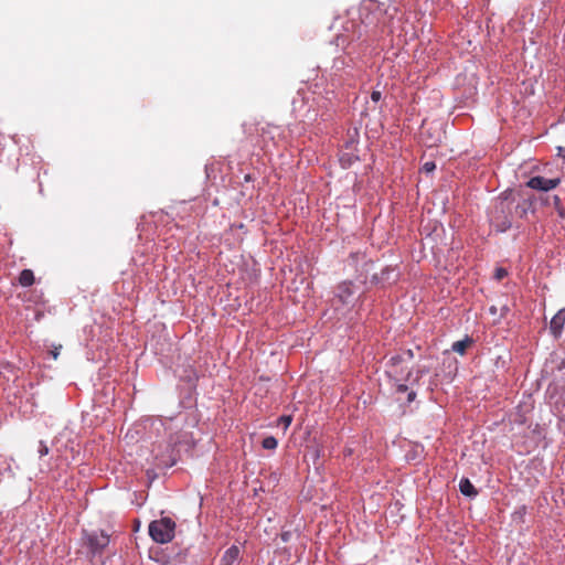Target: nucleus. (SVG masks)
I'll use <instances>...</instances> for the list:
<instances>
[{
    "mask_svg": "<svg viewBox=\"0 0 565 565\" xmlns=\"http://www.w3.org/2000/svg\"><path fill=\"white\" fill-rule=\"evenodd\" d=\"M558 156L565 159V147H558Z\"/></svg>",
    "mask_w": 565,
    "mask_h": 565,
    "instance_id": "b1692460",
    "label": "nucleus"
},
{
    "mask_svg": "<svg viewBox=\"0 0 565 565\" xmlns=\"http://www.w3.org/2000/svg\"><path fill=\"white\" fill-rule=\"evenodd\" d=\"M416 398V392L409 391L407 395V402L412 403Z\"/></svg>",
    "mask_w": 565,
    "mask_h": 565,
    "instance_id": "5701e85b",
    "label": "nucleus"
},
{
    "mask_svg": "<svg viewBox=\"0 0 565 565\" xmlns=\"http://www.w3.org/2000/svg\"><path fill=\"white\" fill-rule=\"evenodd\" d=\"M150 537L159 544H166L173 540L175 532V522L168 516L153 520L149 524Z\"/></svg>",
    "mask_w": 565,
    "mask_h": 565,
    "instance_id": "f257e3e1",
    "label": "nucleus"
},
{
    "mask_svg": "<svg viewBox=\"0 0 565 565\" xmlns=\"http://www.w3.org/2000/svg\"><path fill=\"white\" fill-rule=\"evenodd\" d=\"M507 275H508L507 269H504L502 267L497 268L495 271H494V278L497 280L503 279Z\"/></svg>",
    "mask_w": 565,
    "mask_h": 565,
    "instance_id": "2eb2a0df",
    "label": "nucleus"
},
{
    "mask_svg": "<svg viewBox=\"0 0 565 565\" xmlns=\"http://www.w3.org/2000/svg\"><path fill=\"white\" fill-rule=\"evenodd\" d=\"M553 204L559 217L565 218V209L561 203L558 195L553 196Z\"/></svg>",
    "mask_w": 565,
    "mask_h": 565,
    "instance_id": "4468645a",
    "label": "nucleus"
},
{
    "mask_svg": "<svg viewBox=\"0 0 565 565\" xmlns=\"http://www.w3.org/2000/svg\"><path fill=\"white\" fill-rule=\"evenodd\" d=\"M408 391V386L404 383H399L396 385V392L397 393H405Z\"/></svg>",
    "mask_w": 565,
    "mask_h": 565,
    "instance_id": "aec40b11",
    "label": "nucleus"
},
{
    "mask_svg": "<svg viewBox=\"0 0 565 565\" xmlns=\"http://www.w3.org/2000/svg\"><path fill=\"white\" fill-rule=\"evenodd\" d=\"M459 490L460 492L466 495V497H470V498H473L478 494V491L477 489L475 488V486L470 482L469 479L467 478H462L459 482Z\"/></svg>",
    "mask_w": 565,
    "mask_h": 565,
    "instance_id": "9d476101",
    "label": "nucleus"
},
{
    "mask_svg": "<svg viewBox=\"0 0 565 565\" xmlns=\"http://www.w3.org/2000/svg\"><path fill=\"white\" fill-rule=\"evenodd\" d=\"M472 344V339L469 338V337H466L465 339L462 340H459V341H456L452 343V351L460 354V355H463L467 351V349Z\"/></svg>",
    "mask_w": 565,
    "mask_h": 565,
    "instance_id": "9b49d317",
    "label": "nucleus"
},
{
    "mask_svg": "<svg viewBox=\"0 0 565 565\" xmlns=\"http://www.w3.org/2000/svg\"><path fill=\"white\" fill-rule=\"evenodd\" d=\"M436 169V164L433 161H428L424 163L423 170L427 173L433 172Z\"/></svg>",
    "mask_w": 565,
    "mask_h": 565,
    "instance_id": "f3484780",
    "label": "nucleus"
},
{
    "mask_svg": "<svg viewBox=\"0 0 565 565\" xmlns=\"http://www.w3.org/2000/svg\"><path fill=\"white\" fill-rule=\"evenodd\" d=\"M401 354H402V355H404L405 361H406V360L411 361V360H413V358H414V353H413V351H412L411 349L405 350V351H404L403 353H401Z\"/></svg>",
    "mask_w": 565,
    "mask_h": 565,
    "instance_id": "6ab92c4d",
    "label": "nucleus"
},
{
    "mask_svg": "<svg viewBox=\"0 0 565 565\" xmlns=\"http://www.w3.org/2000/svg\"><path fill=\"white\" fill-rule=\"evenodd\" d=\"M511 192H503L500 196V201L495 205L492 213L491 220L495 224L497 228L501 232L507 231L511 227V220L505 215L507 211H510V204L508 203Z\"/></svg>",
    "mask_w": 565,
    "mask_h": 565,
    "instance_id": "7ed1b4c3",
    "label": "nucleus"
},
{
    "mask_svg": "<svg viewBox=\"0 0 565 565\" xmlns=\"http://www.w3.org/2000/svg\"><path fill=\"white\" fill-rule=\"evenodd\" d=\"M278 441L274 436H267L263 439L262 446L264 449L274 450L277 448Z\"/></svg>",
    "mask_w": 565,
    "mask_h": 565,
    "instance_id": "ddd939ff",
    "label": "nucleus"
},
{
    "mask_svg": "<svg viewBox=\"0 0 565 565\" xmlns=\"http://www.w3.org/2000/svg\"><path fill=\"white\" fill-rule=\"evenodd\" d=\"M279 420L281 423H284L285 427H288L290 425V423H291V417L290 416H281L279 418Z\"/></svg>",
    "mask_w": 565,
    "mask_h": 565,
    "instance_id": "4be33fe9",
    "label": "nucleus"
},
{
    "mask_svg": "<svg viewBox=\"0 0 565 565\" xmlns=\"http://www.w3.org/2000/svg\"><path fill=\"white\" fill-rule=\"evenodd\" d=\"M511 194H513V193L511 192ZM511 196H512V195H510V196H509V201H508V203H509L510 205H511V202H514V199H511Z\"/></svg>",
    "mask_w": 565,
    "mask_h": 565,
    "instance_id": "393cba45",
    "label": "nucleus"
},
{
    "mask_svg": "<svg viewBox=\"0 0 565 565\" xmlns=\"http://www.w3.org/2000/svg\"><path fill=\"white\" fill-rule=\"evenodd\" d=\"M49 454V447L46 446V444L44 441H40V445H39V455L40 457H44Z\"/></svg>",
    "mask_w": 565,
    "mask_h": 565,
    "instance_id": "dca6fc26",
    "label": "nucleus"
},
{
    "mask_svg": "<svg viewBox=\"0 0 565 565\" xmlns=\"http://www.w3.org/2000/svg\"><path fill=\"white\" fill-rule=\"evenodd\" d=\"M405 361V358L404 355L402 354H395V355H392L388 360V364L390 366L392 367V373H394L396 376L399 375V379L398 380H404V381H409L411 379V375H412V372L411 371H407L406 375L405 376H402L401 372H398L397 367L401 363H403Z\"/></svg>",
    "mask_w": 565,
    "mask_h": 565,
    "instance_id": "0eeeda50",
    "label": "nucleus"
},
{
    "mask_svg": "<svg viewBox=\"0 0 565 565\" xmlns=\"http://www.w3.org/2000/svg\"><path fill=\"white\" fill-rule=\"evenodd\" d=\"M381 97H382V94H381V92H379V90H373V92L371 93V99H372L374 103H377V102L381 99Z\"/></svg>",
    "mask_w": 565,
    "mask_h": 565,
    "instance_id": "a211bd4d",
    "label": "nucleus"
},
{
    "mask_svg": "<svg viewBox=\"0 0 565 565\" xmlns=\"http://www.w3.org/2000/svg\"><path fill=\"white\" fill-rule=\"evenodd\" d=\"M62 345H58V347H55L50 353L52 355V358L54 360L57 359L58 354H60V350H61Z\"/></svg>",
    "mask_w": 565,
    "mask_h": 565,
    "instance_id": "412c9836",
    "label": "nucleus"
},
{
    "mask_svg": "<svg viewBox=\"0 0 565 565\" xmlns=\"http://www.w3.org/2000/svg\"><path fill=\"white\" fill-rule=\"evenodd\" d=\"M34 280V274L31 269H23L19 275V284L23 287L33 285Z\"/></svg>",
    "mask_w": 565,
    "mask_h": 565,
    "instance_id": "f8f14e48",
    "label": "nucleus"
},
{
    "mask_svg": "<svg viewBox=\"0 0 565 565\" xmlns=\"http://www.w3.org/2000/svg\"><path fill=\"white\" fill-rule=\"evenodd\" d=\"M83 541L92 555L102 554L109 544V535L100 531H84Z\"/></svg>",
    "mask_w": 565,
    "mask_h": 565,
    "instance_id": "f03ea898",
    "label": "nucleus"
},
{
    "mask_svg": "<svg viewBox=\"0 0 565 565\" xmlns=\"http://www.w3.org/2000/svg\"><path fill=\"white\" fill-rule=\"evenodd\" d=\"M241 551L236 545L228 547L220 559V565H239Z\"/></svg>",
    "mask_w": 565,
    "mask_h": 565,
    "instance_id": "39448f33",
    "label": "nucleus"
},
{
    "mask_svg": "<svg viewBox=\"0 0 565 565\" xmlns=\"http://www.w3.org/2000/svg\"><path fill=\"white\" fill-rule=\"evenodd\" d=\"M353 296V285L351 282H342L338 286L337 298L342 303H349Z\"/></svg>",
    "mask_w": 565,
    "mask_h": 565,
    "instance_id": "6e6552de",
    "label": "nucleus"
},
{
    "mask_svg": "<svg viewBox=\"0 0 565 565\" xmlns=\"http://www.w3.org/2000/svg\"><path fill=\"white\" fill-rule=\"evenodd\" d=\"M530 211H533V198H525L515 205V214L521 218Z\"/></svg>",
    "mask_w": 565,
    "mask_h": 565,
    "instance_id": "1a4fd4ad",
    "label": "nucleus"
},
{
    "mask_svg": "<svg viewBox=\"0 0 565 565\" xmlns=\"http://www.w3.org/2000/svg\"><path fill=\"white\" fill-rule=\"evenodd\" d=\"M561 183L559 178L554 179H546L541 175H535L530 178V180L526 182V186L539 190V191H550L552 189H555Z\"/></svg>",
    "mask_w": 565,
    "mask_h": 565,
    "instance_id": "20e7f679",
    "label": "nucleus"
},
{
    "mask_svg": "<svg viewBox=\"0 0 565 565\" xmlns=\"http://www.w3.org/2000/svg\"><path fill=\"white\" fill-rule=\"evenodd\" d=\"M565 324V308L558 310V312L552 318L550 323V330L554 337H559L563 332Z\"/></svg>",
    "mask_w": 565,
    "mask_h": 565,
    "instance_id": "423d86ee",
    "label": "nucleus"
}]
</instances>
